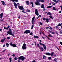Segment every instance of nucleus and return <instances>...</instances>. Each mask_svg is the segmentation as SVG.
<instances>
[{"label": "nucleus", "instance_id": "f257e3e1", "mask_svg": "<svg viewBox=\"0 0 62 62\" xmlns=\"http://www.w3.org/2000/svg\"><path fill=\"white\" fill-rule=\"evenodd\" d=\"M9 31H7V33L8 34H7V35H8V34H9V35H10L14 37V35L12 34V31H11V29L10 28H9Z\"/></svg>", "mask_w": 62, "mask_h": 62}, {"label": "nucleus", "instance_id": "f03ea898", "mask_svg": "<svg viewBox=\"0 0 62 62\" xmlns=\"http://www.w3.org/2000/svg\"><path fill=\"white\" fill-rule=\"evenodd\" d=\"M25 59V57H23V56H21L18 57V59L19 60H21V59L22 61H23Z\"/></svg>", "mask_w": 62, "mask_h": 62}, {"label": "nucleus", "instance_id": "7ed1b4c3", "mask_svg": "<svg viewBox=\"0 0 62 62\" xmlns=\"http://www.w3.org/2000/svg\"><path fill=\"white\" fill-rule=\"evenodd\" d=\"M26 44L24 43L23 45V46H22V48L23 50L26 49Z\"/></svg>", "mask_w": 62, "mask_h": 62}, {"label": "nucleus", "instance_id": "20e7f679", "mask_svg": "<svg viewBox=\"0 0 62 62\" xmlns=\"http://www.w3.org/2000/svg\"><path fill=\"white\" fill-rule=\"evenodd\" d=\"M39 44H40V45H42L43 46V47L44 49H45V50H46V47L45 44L42 43L41 42H39Z\"/></svg>", "mask_w": 62, "mask_h": 62}, {"label": "nucleus", "instance_id": "39448f33", "mask_svg": "<svg viewBox=\"0 0 62 62\" xmlns=\"http://www.w3.org/2000/svg\"><path fill=\"white\" fill-rule=\"evenodd\" d=\"M35 14L37 16H39V14L38 12V9H35Z\"/></svg>", "mask_w": 62, "mask_h": 62}, {"label": "nucleus", "instance_id": "423d86ee", "mask_svg": "<svg viewBox=\"0 0 62 62\" xmlns=\"http://www.w3.org/2000/svg\"><path fill=\"white\" fill-rule=\"evenodd\" d=\"M10 44L11 46L14 47H17V46L16 45L14 44H12V42L10 43Z\"/></svg>", "mask_w": 62, "mask_h": 62}, {"label": "nucleus", "instance_id": "0eeeda50", "mask_svg": "<svg viewBox=\"0 0 62 62\" xmlns=\"http://www.w3.org/2000/svg\"><path fill=\"white\" fill-rule=\"evenodd\" d=\"M30 33V31L28 30H26L24 32V34H28V33Z\"/></svg>", "mask_w": 62, "mask_h": 62}, {"label": "nucleus", "instance_id": "6e6552de", "mask_svg": "<svg viewBox=\"0 0 62 62\" xmlns=\"http://www.w3.org/2000/svg\"><path fill=\"white\" fill-rule=\"evenodd\" d=\"M18 7L20 9V10H23V9H24V8L23 6H18Z\"/></svg>", "mask_w": 62, "mask_h": 62}, {"label": "nucleus", "instance_id": "1a4fd4ad", "mask_svg": "<svg viewBox=\"0 0 62 62\" xmlns=\"http://www.w3.org/2000/svg\"><path fill=\"white\" fill-rule=\"evenodd\" d=\"M39 1H37L35 3V4L36 5H37V6H38V5H40V4L39 3Z\"/></svg>", "mask_w": 62, "mask_h": 62}, {"label": "nucleus", "instance_id": "9d476101", "mask_svg": "<svg viewBox=\"0 0 62 62\" xmlns=\"http://www.w3.org/2000/svg\"><path fill=\"white\" fill-rule=\"evenodd\" d=\"M14 6L15 7V8H17V4L15 2H14Z\"/></svg>", "mask_w": 62, "mask_h": 62}, {"label": "nucleus", "instance_id": "9b49d317", "mask_svg": "<svg viewBox=\"0 0 62 62\" xmlns=\"http://www.w3.org/2000/svg\"><path fill=\"white\" fill-rule=\"evenodd\" d=\"M57 26H61V28H62V23H61V24L59 23V24L57 25Z\"/></svg>", "mask_w": 62, "mask_h": 62}, {"label": "nucleus", "instance_id": "f8f14e48", "mask_svg": "<svg viewBox=\"0 0 62 62\" xmlns=\"http://www.w3.org/2000/svg\"><path fill=\"white\" fill-rule=\"evenodd\" d=\"M25 2L26 3V4L27 5H29L30 4V3H29V1H26Z\"/></svg>", "mask_w": 62, "mask_h": 62}, {"label": "nucleus", "instance_id": "ddd939ff", "mask_svg": "<svg viewBox=\"0 0 62 62\" xmlns=\"http://www.w3.org/2000/svg\"><path fill=\"white\" fill-rule=\"evenodd\" d=\"M41 8H45V7H44V5L43 4H42Z\"/></svg>", "mask_w": 62, "mask_h": 62}, {"label": "nucleus", "instance_id": "4468645a", "mask_svg": "<svg viewBox=\"0 0 62 62\" xmlns=\"http://www.w3.org/2000/svg\"><path fill=\"white\" fill-rule=\"evenodd\" d=\"M39 49H40L41 50V51H42L43 52V50H44V49H43V47H39Z\"/></svg>", "mask_w": 62, "mask_h": 62}, {"label": "nucleus", "instance_id": "2eb2a0df", "mask_svg": "<svg viewBox=\"0 0 62 62\" xmlns=\"http://www.w3.org/2000/svg\"><path fill=\"white\" fill-rule=\"evenodd\" d=\"M0 18L1 19H2L3 18L2 17H3V13H1L0 14Z\"/></svg>", "mask_w": 62, "mask_h": 62}, {"label": "nucleus", "instance_id": "dca6fc26", "mask_svg": "<svg viewBox=\"0 0 62 62\" xmlns=\"http://www.w3.org/2000/svg\"><path fill=\"white\" fill-rule=\"evenodd\" d=\"M10 26H8V27H7V28H6L5 27H4V29H6V30H8V28H9Z\"/></svg>", "mask_w": 62, "mask_h": 62}, {"label": "nucleus", "instance_id": "f3484780", "mask_svg": "<svg viewBox=\"0 0 62 62\" xmlns=\"http://www.w3.org/2000/svg\"><path fill=\"white\" fill-rule=\"evenodd\" d=\"M45 54L46 55H51V54L49 53H46Z\"/></svg>", "mask_w": 62, "mask_h": 62}, {"label": "nucleus", "instance_id": "a211bd4d", "mask_svg": "<svg viewBox=\"0 0 62 62\" xmlns=\"http://www.w3.org/2000/svg\"><path fill=\"white\" fill-rule=\"evenodd\" d=\"M1 3H2L3 4V5H6V4L5 3V2H4V1H1Z\"/></svg>", "mask_w": 62, "mask_h": 62}, {"label": "nucleus", "instance_id": "6ab92c4d", "mask_svg": "<svg viewBox=\"0 0 62 62\" xmlns=\"http://www.w3.org/2000/svg\"><path fill=\"white\" fill-rule=\"evenodd\" d=\"M31 22H32V24H33V25H34V23L35 22V21H34V20H32Z\"/></svg>", "mask_w": 62, "mask_h": 62}, {"label": "nucleus", "instance_id": "aec40b11", "mask_svg": "<svg viewBox=\"0 0 62 62\" xmlns=\"http://www.w3.org/2000/svg\"><path fill=\"white\" fill-rule=\"evenodd\" d=\"M30 4H32V7H34V4H33V2H30Z\"/></svg>", "mask_w": 62, "mask_h": 62}, {"label": "nucleus", "instance_id": "412c9836", "mask_svg": "<svg viewBox=\"0 0 62 62\" xmlns=\"http://www.w3.org/2000/svg\"><path fill=\"white\" fill-rule=\"evenodd\" d=\"M33 37L34 38H36L37 39L39 38V37L37 36H34Z\"/></svg>", "mask_w": 62, "mask_h": 62}, {"label": "nucleus", "instance_id": "4be33fe9", "mask_svg": "<svg viewBox=\"0 0 62 62\" xmlns=\"http://www.w3.org/2000/svg\"><path fill=\"white\" fill-rule=\"evenodd\" d=\"M54 52H52L51 53V56H53V55L54 54Z\"/></svg>", "mask_w": 62, "mask_h": 62}, {"label": "nucleus", "instance_id": "5701e85b", "mask_svg": "<svg viewBox=\"0 0 62 62\" xmlns=\"http://www.w3.org/2000/svg\"><path fill=\"white\" fill-rule=\"evenodd\" d=\"M47 15H51V13L50 12H48L47 13Z\"/></svg>", "mask_w": 62, "mask_h": 62}, {"label": "nucleus", "instance_id": "b1692460", "mask_svg": "<svg viewBox=\"0 0 62 62\" xmlns=\"http://www.w3.org/2000/svg\"><path fill=\"white\" fill-rule=\"evenodd\" d=\"M46 23H48L49 21L48 20V18L46 19Z\"/></svg>", "mask_w": 62, "mask_h": 62}, {"label": "nucleus", "instance_id": "393cba45", "mask_svg": "<svg viewBox=\"0 0 62 62\" xmlns=\"http://www.w3.org/2000/svg\"><path fill=\"white\" fill-rule=\"evenodd\" d=\"M57 60V59L56 58H55L54 59V61H55V62H57L58 61Z\"/></svg>", "mask_w": 62, "mask_h": 62}, {"label": "nucleus", "instance_id": "a878e982", "mask_svg": "<svg viewBox=\"0 0 62 62\" xmlns=\"http://www.w3.org/2000/svg\"><path fill=\"white\" fill-rule=\"evenodd\" d=\"M53 10H56V9L54 7H53Z\"/></svg>", "mask_w": 62, "mask_h": 62}, {"label": "nucleus", "instance_id": "bb28decb", "mask_svg": "<svg viewBox=\"0 0 62 62\" xmlns=\"http://www.w3.org/2000/svg\"><path fill=\"white\" fill-rule=\"evenodd\" d=\"M55 34L57 35H59V34H58V33L57 32V31H55Z\"/></svg>", "mask_w": 62, "mask_h": 62}, {"label": "nucleus", "instance_id": "cd10ccee", "mask_svg": "<svg viewBox=\"0 0 62 62\" xmlns=\"http://www.w3.org/2000/svg\"><path fill=\"white\" fill-rule=\"evenodd\" d=\"M12 58H9V60H10V61H9V62H11V59H12Z\"/></svg>", "mask_w": 62, "mask_h": 62}, {"label": "nucleus", "instance_id": "c85d7f7f", "mask_svg": "<svg viewBox=\"0 0 62 62\" xmlns=\"http://www.w3.org/2000/svg\"><path fill=\"white\" fill-rule=\"evenodd\" d=\"M49 18H50L51 19H54V18H53L51 16H49Z\"/></svg>", "mask_w": 62, "mask_h": 62}, {"label": "nucleus", "instance_id": "c756f323", "mask_svg": "<svg viewBox=\"0 0 62 62\" xmlns=\"http://www.w3.org/2000/svg\"><path fill=\"white\" fill-rule=\"evenodd\" d=\"M52 6H47V7H46L47 8H51V7H52Z\"/></svg>", "mask_w": 62, "mask_h": 62}, {"label": "nucleus", "instance_id": "7c9ffc66", "mask_svg": "<svg viewBox=\"0 0 62 62\" xmlns=\"http://www.w3.org/2000/svg\"><path fill=\"white\" fill-rule=\"evenodd\" d=\"M43 59H45V58H46V56L43 55Z\"/></svg>", "mask_w": 62, "mask_h": 62}, {"label": "nucleus", "instance_id": "2f4dec72", "mask_svg": "<svg viewBox=\"0 0 62 62\" xmlns=\"http://www.w3.org/2000/svg\"><path fill=\"white\" fill-rule=\"evenodd\" d=\"M26 11L27 12H30V10L29 9L27 10Z\"/></svg>", "mask_w": 62, "mask_h": 62}, {"label": "nucleus", "instance_id": "473e14b6", "mask_svg": "<svg viewBox=\"0 0 62 62\" xmlns=\"http://www.w3.org/2000/svg\"><path fill=\"white\" fill-rule=\"evenodd\" d=\"M37 46H38V47H39H39H40L39 46V44H37Z\"/></svg>", "mask_w": 62, "mask_h": 62}, {"label": "nucleus", "instance_id": "72a5a7b5", "mask_svg": "<svg viewBox=\"0 0 62 62\" xmlns=\"http://www.w3.org/2000/svg\"><path fill=\"white\" fill-rule=\"evenodd\" d=\"M40 2H42L43 3V2H44V1L43 0H40Z\"/></svg>", "mask_w": 62, "mask_h": 62}, {"label": "nucleus", "instance_id": "f704fd0d", "mask_svg": "<svg viewBox=\"0 0 62 62\" xmlns=\"http://www.w3.org/2000/svg\"><path fill=\"white\" fill-rule=\"evenodd\" d=\"M10 1H13V3H14V2H15V0H10Z\"/></svg>", "mask_w": 62, "mask_h": 62}, {"label": "nucleus", "instance_id": "c9c22d12", "mask_svg": "<svg viewBox=\"0 0 62 62\" xmlns=\"http://www.w3.org/2000/svg\"><path fill=\"white\" fill-rule=\"evenodd\" d=\"M42 19L43 20H44V21H45V20H46V18H45L43 17L42 18Z\"/></svg>", "mask_w": 62, "mask_h": 62}, {"label": "nucleus", "instance_id": "e433bc0d", "mask_svg": "<svg viewBox=\"0 0 62 62\" xmlns=\"http://www.w3.org/2000/svg\"><path fill=\"white\" fill-rule=\"evenodd\" d=\"M17 59H18V58L17 57H15L14 58V60H16Z\"/></svg>", "mask_w": 62, "mask_h": 62}, {"label": "nucleus", "instance_id": "4c0bfd02", "mask_svg": "<svg viewBox=\"0 0 62 62\" xmlns=\"http://www.w3.org/2000/svg\"><path fill=\"white\" fill-rule=\"evenodd\" d=\"M48 36H49V37H53V36L50 34L48 35Z\"/></svg>", "mask_w": 62, "mask_h": 62}, {"label": "nucleus", "instance_id": "58836bf2", "mask_svg": "<svg viewBox=\"0 0 62 62\" xmlns=\"http://www.w3.org/2000/svg\"><path fill=\"white\" fill-rule=\"evenodd\" d=\"M35 17H33V18L32 19V20H34V19H35Z\"/></svg>", "mask_w": 62, "mask_h": 62}, {"label": "nucleus", "instance_id": "ea45409f", "mask_svg": "<svg viewBox=\"0 0 62 62\" xmlns=\"http://www.w3.org/2000/svg\"><path fill=\"white\" fill-rule=\"evenodd\" d=\"M7 39H10V37H7Z\"/></svg>", "mask_w": 62, "mask_h": 62}, {"label": "nucleus", "instance_id": "a19ab883", "mask_svg": "<svg viewBox=\"0 0 62 62\" xmlns=\"http://www.w3.org/2000/svg\"><path fill=\"white\" fill-rule=\"evenodd\" d=\"M6 45L7 46H9V44L8 43H6Z\"/></svg>", "mask_w": 62, "mask_h": 62}, {"label": "nucleus", "instance_id": "79ce46f5", "mask_svg": "<svg viewBox=\"0 0 62 62\" xmlns=\"http://www.w3.org/2000/svg\"><path fill=\"white\" fill-rule=\"evenodd\" d=\"M30 35H31V36H32V35H33V33L32 32H31L30 33Z\"/></svg>", "mask_w": 62, "mask_h": 62}, {"label": "nucleus", "instance_id": "37998d69", "mask_svg": "<svg viewBox=\"0 0 62 62\" xmlns=\"http://www.w3.org/2000/svg\"><path fill=\"white\" fill-rule=\"evenodd\" d=\"M48 59L49 60H51V57H49L48 58Z\"/></svg>", "mask_w": 62, "mask_h": 62}, {"label": "nucleus", "instance_id": "c03bdc74", "mask_svg": "<svg viewBox=\"0 0 62 62\" xmlns=\"http://www.w3.org/2000/svg\"><path fill=\"white\" fill-rule=\"evenodd\" d=\"M34 43H35V46H37V45L36 44L37 43H36V42H34Z\"/></svg>", "mask_w": 62, "mask_h": 62}, {"label": "nucleus", "instance_id": "a18cd8bd", "mask_svg": "<svg viewBox=\"0 0 62 62\" xmlns=\"http://www.w3.org/2000/svg\"><path fill=\"white\" fill-rule=\"evenodd\" d=\"M33 27H34V25H32L31 26V29H32L33 28Z\"/></svg>", "mask_w": 62, "mask_h": 62}, {"label": "nucleus", "instance_id": "49530a36", "mask_svg": "<svg viewBox=\"0 0 62 62\" xmlns=\"http://www.w3.org/2000/svg\"><path fill=\"white\" fill-rule=\"evenodd\" d=\"M1 41L2 42H4V40L2 39L1 40Z\"/></svg>", "mask_w": 62, "mask_h": 62}, {"label": "nucleus", "instance_id": "de8ad7c7", "mask_svg": "<svg viewBox=\"0 0 62 62\" xmlns=\"http://www.w3.org/2000/svg\"><path fill=\"white\" fill-rule=\"evenodd\" d=\"M39 23H40L41 25H42V24L40 22H39Z\"/></svg>", "mask_w": 62, "mask_h": 62}, {"label": "nucleus", "instance_id": "09e8293b", "mask_svg": "<svg viewBox=\"0 0 62 62\" xmlns=\"http://www.w3.org/2000/svg\"><path fill=\"white\" fill-rule=\"evenodd\" d=\"M56 28V29H57V28H58V26H56L55 27Z\"/></svg>", "mask_w": 62, "mask_h": 62}, {"label": "nucleus", "instance_id": "8fccbe9b", "mask_svg": "<svg viewBox=\"0 0 62 62\" xmlns=\"http://www.w3.org/2000/svg\"><path fill=\"white\" fill-rule=\"evenodd\" d=\"M15 1L16 2H18V0H15Z\"/></svg>", "mask_w": 62, "mask_h": 62}, {"label": "nucleus", "instance_id": "3c124183", "mask_svg": "<svg viewBox=\"0 0 62 62\" xmlns=\"http://www.w3.org/2000/svg\"><path fill=\"white\" fill-rule=\"evenodd\" d=\"M51 34H54L55 33H54V32H51Z\"/></svg>", "mask_w": 62, "mask_h": 62}, {"label": "nucleus", "instance_id": "603ef678", "mask_svg": "<svg viewBox=\"0 0 62 62\" xmlns=\"http://www.w3.org/2000/svg\"><path fill=\"white\" fill-rule=\"evenodd\" d=\"M55 4H56V3H54L52 5V6H54V5H55Z\"/></svg>", "mask_w": 62, "mask_h": 62}, {"label": "nucleus", "instance_id": "864d4df0", "mask_svg": "<svg viewBox=\"0 0 62 62\" xmlns=\"http://www.w3.org/2000/svg\"><path fill=\"white\" fill-rule=\"evenodd\" d=\"M46 29H50V28L49 27H46Z\"/></svg>", "mask_w": 62, "mask_h": 62}, {"label": "nucleus", "instance_id": "5fc2aeb1", "mask_svg": "<svg viewBox=\"0 0 62 62\" xmlns=\"http://www.w3.org/2000/svg\"><path fill=\"white\" fill-rule=\"evenodd\" d=\"M31 62H36V61L35 60H34L33 61H32Z\"/></svg>", "mask_w": 62, "mask_h": 62}, {"label": "nucleus", "instance_id": "6e6d98bb", "mask_svg": "<svg viewBox=\"0 0 62 62\" xmlns=\"http://www.w3.org/2000/svg\"><path fill=\"white\" fill-rule=\"evenodd\" d=\"M55 47H56V48H57V49L58 50H59V49L58 48V47H57V46H55Z\"/></svg>", "mask_w": 62, "mask_h": 62}, {"label": "nucleus", "instance_id": "4d7b16f0", "mask_svg": "<svg viewBox=\"0 0 62 62\" xmlns=\"http://www.w3.org/2000/svg\"><path fill=\"white\" fill-rule=\"evenodd\" d=\"M60 44H61V45H62V42H60Z\"/></svg>", "mask_w": 62, "mask_h": 62}, {"label": "nucleus", "instance_id": "13d9d810", "mask_svg": "<svg viewBox=\"0 0 62 62\" xmlns=\"http://www.w3.org/2000/svg\"><path fill=\"white\" fill-rule=\"evenodd\" d=\"M50 27V29H51V30H52V29H53V28H52V27Z\"/></svg>", "mask_w": 62, "mask_h": 62}, {"label": "nucleus", "instance_id": "bf43d9fd", "mask_svg": "<svg viewBox=\"0 0 62 62\" xmlns=\"http://www.w3.org/2000/svg\"><path fill=\"white\" fill-rule=\"evenodd\" d=\"M4 21V19H1V20L0 21Z\"/></svg>", "mask_w": 62, "mask_h": 62}, {"label": "nucleus", "instance_id": "052dcab7", "mask_svg": "<svg viewBox=\"0 0 62 62\" xmlns=\"http://www.w3.org/2000/svg\"><path fill=\"white\" fill-rule=\"evenodd\" d=\"M14 57L15 56V54H13L12 55Z\"/></svg>", "mask_w": 62, "mask_h": 62}, {"label": "nucleus", "instance_id": "680f3d73", "mask_svg": "<svg viewBox=\"0 0 62 62\" xmlns=\"http://www.w3.org/2000/svg\"><path fill=\"white\" fill-rule=\"evenodd\" d=\"M60 34H62V31H60Z\"/></svg>", "mask_w": 62, "mask_h": 62}, {"label": "nucleus", "instance_id": "e2e57ef3", "mask_svg": "<svg viewBox=\"0 0 62 62\" xmlns=\"http://www.w3.org/2000/svg\"><path fill=\"white\" fill-rule=\"evenodd\" d=\"M18 62H21L20 61V60H18Z\"/></svg>", "mask_w": 62, "mask_h": 62}, {"label": "nucleus", "instance_id": "0e129e2a", "mask_svg": "<svg viewBox=\"0 0 62 62\" xmlns=\"http://www.w3.org/2000/svg\"><path fill=\"white\" fill-rule=\"evenodd\" d=\"M6 51V49L4 50L2 52H4Z\"/></svg>", "mask_w": 62, "mask_h": 62}, {"label": "nucleus", "instance_id": "69168bd1", "mask_svg": "<svg viewBox=\"0 0 62 62\" xmlns=\"http://www.w3.org/2000/svg\"><path fill=\"white\" fill-rule=\"evenodd\" d=\"M5 44L3 46V47H5Z\"/></svg>", "mask_w": 62, "mask_h": 62}, {"label": "nucleus", "instance_id": "338daca9", "mask_svg": "<svg viewBox=\"0 0 62 62\" xmlns=\"http://www.w3.org/2000/svg\"><path fill=\"white\" fill-rule=\"evenodd\" d=\"M59 13H61V11H60L59 12Z\"/></svg>", "mask_w": 62, "mask_h": 62}, {"label": "nucleus", "instance_id": "774afa93", "mask_svg": "<svg viewBox=\"0 0 62 62\" xmlns=\"http://www.w3.org/2000/svg\"><path fill=\"white\" fill-rule=\"evenodd\" d=\"M39 17H41V15H39Z\"/></svg>", "mask_w": 62, "mask_h": 62}]
</instances>
